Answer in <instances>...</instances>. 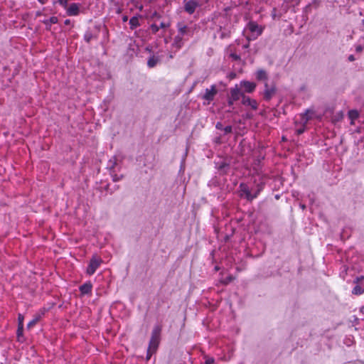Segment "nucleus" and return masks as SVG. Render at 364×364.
Masks as SVG:
<instances>
[{"instance_id":"f257e3e1","label":"nucleus","mask_w":364,"mask_h":364,"mask_svg":"<svg viewBox=\"0 0 364 364\" xmlns=\"http://www.w3.org/2000/svg\"><path fill=\"white\" fill-rule=\"evenodd\" d=\"M161 331V328L159 326H156L152 331L151 337L147 350V359H150L151 354L156 352L159 346Z\"/></svg>"},{"instance_id":"f03ea898","label":"nucleus","mask_w":364,"mask_h":364,"mask_svg":"<svg viewBox=\"0 0 364 364\" xmlns=\"http://www.w3.org/2000/svg\"><path fill=\"white\" fill-rule=\"evenodd\" d=\"M246 29L250 32V35L246 37L248 41L257 39L263 31V28L255 21H250L246 26Z\"/></svg>"},{"instance_id":"7ed1b4c3","label":"nucleus","mask_w":364,"mask_h":364,"mask_svg":"<svg viewBox=\"0 0 364 364\" xmlns=\"http://www.w3.org/2000/svg\"><path fill=\"white\" fill-rule=\"evenodd\" d=\"M260 190V188H258L254 193H252V191L246 183H242L239 186L240 196L241 197H245L247 200L250 201L257 197Z\"/></svg>"},{"instance_id":"20e7f679","label":"nucleus","mask_w":364,"mask_h":364,"mask_svg":"<svg viewBox=\"0 0 364 364\" xmlns=\"http://www.w3.org/2000/svg\"><path fill=\"white\" fill-rule=\"evenodd\" d=\"M102 262V260L101 258L97 256H93L90 260L89 264L86 269V273L88 275L94 274L96 270L100 267Z\"/></svg>"},{"instance_id":"39448f33","label":"nucleus","mask_w":364,"mask_h":364,"mask_svg":"<svg viewBox=\"0 0 364 364\" xmlns=\"http://www.w3.org/2000/svg\"><path fill=\"white\" fill-rule=\"evenodd\" d=\"M276 93L275 85H269L267 82H264V90L263 92V97L266 101H269Z\"/></svg>"},{"instance_id":"423d86ee","label":"nucleus","mask_w":364,"mask_h":364,"mask_svg":"<svg viewBox=\"0 0 364 364\" xmlns=\"http://www.w3.org/2000/svg\"><path fill=\"white\" fill-rule=\"evenodd\" d=\"M217 94L216 86L215 85H211L210 89H206L203 98L208 102L213 100L214 97Z\"/></svg>"},{"instance_id":"0eeeda50","label":"nucleus","mask_w":364,"mask_h":364,"mask_svg":"<svg viewBox=\"0 0 364 364\" xmlns=\"http://www.w3.org/2000/svg\"><path fill=\"white\" fill-rule=\"evenodd\" d=\"M80 5L79 4L73 3L67 6L66 14L70 16H77L80 13Z\"/></svg>"},{"instance_id":"6e6552de","label":"nucleus","mask_w":364,"mask_h":364,"mask_svg":"<svg viewBox=\"0 0 364 364\" xmlns=\"http://www.w3.org/2000/svg\"><path fill=\"white\" fill-rule=\"evenodd\" d=\"M198 6L197 1L194 0H190L185 4V11L189 14H192L195 12L196 9Z\"/></svg>"},{"instance_id":"1a4fd4ad","label":"nucleus","mask_w":364,"mask_h":364,"mask_svg":"<svg viewBox=\"0 0 364 364\" xmlns=\"http://www.w3.org/2000/svg\"><path fill=\"white\" fill-rule=\"evenodd\" d=\"M242 102L244 105L250 106L252 109H257V102L256 100L250 98L245 95H242Z\"/></svg>"},{"instance_id":"9d476101","label":"nucleus","mask_w":364,"mask_h":364,"mask_svg":"<svg viewBox=\"0 0 364 364\" xmlns=\"http://www.w3.org/2000/svg\"><path fill=\"white\" fill-rule=\"evenodd\" d=\"M241 86L245 92L251 93L255 90L256 84L249 81H242L241 82Z\"/></svg>"},{"instance_id":"9b49d317","label":"nucleus","mask_w":364,"mask_h":364,"mask_svg":"<svg viewBox=\"0 0 364 364\" xmlns=\"http://www.w3.org/2000/svg\"><path fill=\"white\" fill-rule=\"evenodd\" d=\"M178 34L184 36H189L191 34L190 29L183 23H178L177 24Z\"/></svg>"},{"instance_id":"f8f14e48","label":"nucleus","mask_w":364,"mask_h":364,"mask_svg":"<svg viewBox=\"0 0 364 364\" xmlns=\"http://www.w3.org/2000/svg\"><path fill=\"white\" fill-rule=\"evenodd\" d=\"M242 94L241 93L240 89L236 86L234 88H232L230 90V97L232 100H238L240 97H242Z\"/></svg>"},{"instance_id":"ddd939ff","label":"nucleus","mask_w":364,"mask_h":364,"mask_svg":"<svg viewBox=\"0 0 364 364\" xmlns=\"http://www.w3.org/2000/svg\"><path fill=\"white\" fill-rule=\"evenodd\" d=\"M227 53L233 60L237 61L240 60V56L235 53L232 45L227 48Z\"/></svg>"},{"instance_id":"4468645a","label":"nucleus","mask_w":364,"mask_h":364,"mask_svg":"<svg viewBox=\"0 0 364 364\" xmlns=\"http://www.w3.org/2000/svg\"><path fill=\"white\" fill-rule=\"evenodd\" d=\"M58 21V19L56 16H52L50 18L43 20V23L46 25L47 30H50L51 25L57 23Z\"/></svg>"},{"instance_id":"2eb2a0df","label":"nucleus","mask_w":364,"mask_h":364,"mask_svg":"<svg viewBox=\"0 0 364 364\" xmlns=\"http://www.w3.org/2000/svg\"><path fill=\"white\" fill-rule=\"evenodd\" d=\"M92 284L89 283H85L80 287V291L82 294H87L92 291Z\"/></svg>"},{"instance_id":"dca6fc26","label":"nucleus","mask_w":364,"mask_h":364,"mask_svg":"<svg viewBox=\"0 0 364 364\" xmlns=\"http://www.w3.org/2000/svg\"><path fill=\"white\" fill-rule=\"evenodd\" d=\"M256 77L259 80H264L267 82V74L264 70H259L256 73Z\"/></svg>"},{"instance_id":"f3484780","label":"nucleus","mask_w":364,"mask_h":364,"mask_svg":"<svg viewBox=\"0 0 364 364\" xmlns=\"http://www.w3.org/2000/svg\"><path fill=\"white\" fill-rule=\"evenodd\" d=\"M314 112L311 110H306L304 114H301V119L304 123H307L309 120L312 118Z\"/></svg>"},{"instance_id":"a211bd4d","label":"nucleus","mask_w":364,"mask_h":364,"mask_svg":"<svg viewBox=\"0 0 364 364\" xmlns=\"http://www.w3.org/2000/svg\"><path fill=\"white\" fill-rule=\"evenodd\" d=\"M183 37L182 36L178 34L177 36H175L174 38V41H173V46L175 47H176L177 48H180L183 44Z\"/></svg>"},{"instance_id":"6ab92c4d","label":"nucleus","mask_w":364,"mask_h":364,"mask_svg":"<svg viewBox=\"0 0 364 364\" xmlns=\"http://www.w3.org/2000/svg\"><path fill=\"white\" fill-rule=\"evenodd\" d=\"M129 25L131 29H134L139 26V17L138 16H133L129 20Z\"/></svg>"},{"instance_id":"aec40b11","label":"nucleus","mask_w":364,"mask_h":364,"mask_svg":"<svg viewBox=\"0 0 364 364\" xmlns=\"http://www.w3.org/2000/svg\"><path fill=\"white\" fill-rule=\"evenodd\" d=\"M348 115L351 120V124H353V121L358 118L359 113L357 110L352 109L348 112Z\"/></svg>"},{"instance_id":"412c9836","label":"nucleus","mask_w":364,"mask_h":364,"mask_svg":"<svg viewBox=\"0 0 364 364\" xmlns=\"http://www.w3.org/2000/svg\"><path fill=\"white\" fill-rule=\"evenodd\" d=\"M364 292V289L359 285H356L352 290V293L355 295H360Z\"/></svg>"},{"instance_id":"4be33fe9","label":"nucleus","mask_w":364,"mask_h":364,"mask_svg":"<svg viewBox=\"0 0 364 364\" xmlns=\"http://www.w3.org/2000/svg\"><path fill=\"white\" fill-rule=\"evenodd\" d=\"M40 316H36L34 318H33L27 325V327L28 328H32L33 326H34L38 322V321L40 320Z\"/></svg>"},{"instance_id":"5701e85b","label":"nucleus","mask_w":364,"mask_h":364,"mask_svg":"<svg viewBox=\"0 0 364 364\" xmlns=\"http://www.w3.org/2000/svg\"><path fill=\"white\" fill-rule=\"evenodd\" d=\"M157 63V60L154 58H151L149 59L148 62H147V65L149 68H153L156 65Z\"/></svg>"},{"instance_id":"b1692460","label":"nucleus","mask_w":364,"mask_h":364,"mask_svg":"<svg viewBox=\"0 0 364 364\" xmlns=\"http://www.w3.org/2000/svg\"><path fill=\"white\" fill-rule=\"evenodd\" d=\"M111 174H112V180L114 182L119 181L123 178L122 175L118 176L117 174H115V173L113 174L112 173Z\"/></svg>"},{"instance_id":"393cba45","label":"nucleus","mask_w":364,"mask_h":364,"mask_svg":"<svg viewBox=\"0 0 364 364\" xmlns=\"http://www.w3.org/2000/svg\"><path fill=\"white\" fill-rule=\"evenodd\" d=\"M69 0H58V3L62 6L63 7H64L65 9L67 8L68 6V2Z\"/></svg>"},{"instance_id":"a878e982","label":"nucleus","mask_w":364,"mask_h":364,"mask_svg":"<svg viewBox=\"0 0 364 364\" xmlns=\"http://www.w3.org/2000/svg\"><path fill=\"white\" fill-rule=\"evenodd\" d=\"M151 30L152 33H156L159 31V26H157L156 24H152L151 26Z\"/></svg>"},{"instance_id":"bb28decb","label":"nucleus","mask_w":364,"mask_h":364,"mask_svg":"<svg viewBox=\"0 0 364 364\" xmlns=\"http://www.w3.org/2000/svg\"><path fill=\"white\" fill-rule=\"evenodd\" d=\"M23 326H18V329H17V336L19 338L21 336H22L23 334Z\"/></svg>"},{"instance_id":"cd10ccee","label":"nucleus","mask_w":364,"mask_h":364,"mask_svg":"<svg viewBox=\"0 0 364 364\" xmlns=\"http://www.w3.org/2000/svg\"><path fill=\"white\" fill-rule=\"evenodd\" d=\"M18 325L23 326V316L22 314H19L18 316Z\"/></svg>"},{"instance_id":"c85d7f7f","label":"nucleus","mask_w":364,"mask_h":364,"mask_svg":"<svg viewBox=\"0 0 364 364\" xmlns=\"http://www.w3.org/2000/svg\"><path fill=\"white\" fill-rule=\"evenodd\" d=\"M234 279V278L232 277V276H229L228 277H226L224 280H223V283L225 284H229L230 282H231L232 280Z\"/></svg>"},{"instance_id":"c756f323","label":"nucleus","mask_w":364,"mask_h":364,"mask_svg":"<svg viewBox=\"0 0 364 364\" xmlns=\"http://www.w3.org/2000/svg\"><path fill=\"white\" fill-rule=\"evenodd\" d=\"M169 26H170L169 23L161 22L159 26V28H166L169 27Z\"/></svg>"},{"instance_id":"7c9ffc66","label":"nucleus","mask_w":364,"mask_h":364,"mask_svg":"<svg viewBox=\"0 0 364 364\" xmlns=\"http://www.w3.org/2000/svg\"><path fill=\"white\" fill-rule=\"evenodd\" d=\"M223 130L225 132V134H229L232 132V128L231 126H227L225 128H223Z\"/></svg>"},{"instance_id":"2f4dec72","label":"nucleus","mask_w":364,"mask_h":364,"mask_svg":"<svg viewBox=\"0 0 364 364\" xmlns=\"http://www.w3.org/2000/svg\"><path fill=\"white\" fill-rule=\"evenodd\" d=\"M214 358H208L205 360V364H213L214 363Z\"/></svg>"},{"instance_id":"473e14b6","label":"nucleus","mask_w":364,"mask_h":364,"mask_svg":"<svg viewBox=\"0 0 364 364\" xmlns=\"http://www.w3.org/2000/svg\"><path fill=\"white\" fill-rule=\"evenodd\" d=\"M92 38V35L90 33H87L85 35V40L89 43Z\"/></svg>"},{"instance_id":"72a5a7b5","label":"nucleus","mask_w":364,"mask_h":364,"mask_svg":"<svg viewBox=\"0 0 364 364\" xmlns=\"http://www.w3.org/2000/svg\"><path fill=\"white\" fill-rule=\"evenodd\" d=\"M364 46L361 45H358L355 47V51L358 53H360L363 51Z\"/></svg>"},{"instance_id":"f704fd0d","label":"nucleus","mask_w":364,"mask_h":364,"mask_svg":"<svg viewBox=\"0 0 364 364\" xmlns=\"http://www.w3.org/2000/svg\"><path fill=\"white\" fill-rule=\"evenodd\" d=\"M215 127L218 129H223V126L221 122H218L215 125Z\"/></svg>"},{"instance_id":"c9c22d12","label":"nucleus","mask_w":364,"mask_h":364,"mask_svg":"<svg viewBox=\"0 0 364 364\" xmlns=\"http://www.w3.org/2000/svg\"><path fill=\"white\" fill-rule=\"evenodd\" d=\"M363 279H364V277L363 276H361V277H356V279H355V283H359L360 281H362Z\"/></svg>"},{"instance_id":"e433bc0d","label":"nucleus","mask_w":364,"mask_h":364,"mask_svg":"<svg viewBox=\"0 0 364 364\" xmlns=\"http://www.w3.org/2000/svg\"><path fill=\"white\" fill-rule=\"evenodd\" d=\"M234 102H235V100H232V98L230 97L228 99V105L230 106H232L233 105Z\"/></svg>"},{"instance_id":"4c0bfd02","label":"nucleus","mask_w":364,"mask_h":364,"mask_svg":"<svg viewBox=\"0 0 364 364\" xmlns=\"http://www.w3.org/2000/svg\"><path fill=\"white\" fill-rule=\"evenodd\" d=\"M355 60V57H354V55H350L348 56V60H349V61L352 62V61H354Z\"/></svg>"},{"instance_id":"58836bf2","label":"nucleus","mask_w":364,"mask_h":364,"mask_svg":"<svg viewBox=\"0 0 364 364\" xmlns=\"http://www.w3.org/2000/svg\"><path fill=\"white\" fill-rule=\"evenodd\" d=\"M65 25H70L71 23V21L70 19H66L64 21Z\"/></svg>"},{"instance_id":"ea45409f","label":"nucleus","mask_w":364,"mask_h":364,"mask_svg":"<svg viewBox=\"0 0 364 364\" xmlns=\"http://www.w3.org/2000/svg\"><path fill=\"white\" fill-rule=\"evenodd\" d=\"M304 129H299L297 130V133L298 134H301L304 132Z\"/></svg>"},{"instance_id":"a19ab883","label":"nucleus","mask_w":364,"mask_h":364,"mask_svg":"<svg viewBox=\"0 0 364 364\" xmlns=\"http://www.w3.org/2000/svg\"><path fill=\"white\" fill-rule=\"evenodd\" d=\"M127 20H128V17H127V16H124L122 17V21H123L124 22L127 21Z\"/></svg>"},{"instance_id":"79ce46f5","label":"nucleus","mask_w":364,"mask_h":364,"mask_svg":"<svg viewBox=\"0 0 364 364\" xmlns=\"http://www.w3.org/2000/svg\"><path fill=\"white\" fill-rule=\"evenodd\" d=\"M300 207L302 210H304L306 208V206L304 204H300Z\"/></svg>"},{"instance_id":"37998d69","label":"nucleus","mask_w":364,"mask_h":364,"mask_svg":"<svg viewBox=\"0 0 364 364\" xmlns=\"http://www.w3.org/2000/svg\"><path fill=\"white\" fill-rule=\"evenodd\" d=\"M360 312L364 314V306L360 308Z\"/></svg>"},{"instance_id":"c03bdc74","label":"nucleus","mask_w":364,"mask_h":364,"mask_svg":"<svg viewBox=\"0 0 364 364\" xmlns=\"http://www.w3.org/2000/svg\"><path fill=\"white\" fill-rule=\"evenodd\" d=\"M249 46H250V45H249V43H247V44H245V45H244V46H243V48H249Z\"/></svg>"},{"instance_id":"a18cd8bd","label":"nucleus","mask_w":364,"mask_h":364,"mask_svg":"<svg viewBox=\"0 0 364 364\" xmlns=\"http://www.w3.org/2000/svg\"><path fill=\"white\" fill-rule=\"evenodd\" d=\"M114 164H115V161H114V162L112 163V167H111L112 168H114Z\"/></svg>"},{"instance_id":"49530a36","label":"nucleus","mask_w":364,"mask_h":364,"mask_svg":"<svg viewBox=\"0 0 364 364\" xmlns=\"http://www.w3.org/2000/svg\"><path fill=\"white\" fill-rule=\"evenodd\" d=\"M363 23H364V20L363 21Z\"/></svg>"}]
</instances>
